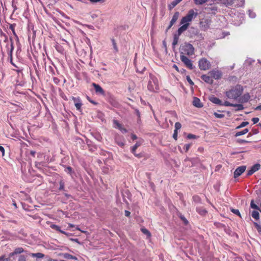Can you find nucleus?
I'll return each instance as SVG.
<instances>
[{"label":"nucleus","mask_w":261,"mask_h":261,"mask_svg":"<svg viewBox=\"0 0 261 261\" xmlns=\"http://www.w3.org/2000/svg\"><path fill=\"white\" fill-rule=\"evenodd\" d=\"M243 90V86L240 85H237L226 91L225 95L228 99L238 101L240 96L242 94Z\"/></svg>","instance_id":"f257e3e1"},{"label":"nucleus","mask_w":261,"mask_h":261,"mask_svg":"<svg viewBox=\"0 0 261 261\" xmlns=\"http://www.w3.org/2000/svg\"><path fill=\"white\" fill-rule=\"evenodd\" d=\"M180 55L191 56L194 53V48L190 43L185 42L180 45L179 47Z\"/></svg>","instance_id":"f03ea898"},{"label":"nucleus","mask_w":261,"mask_h":261,"mask_svg":"<svg viewBox=\"0 0 261 261\" xmlns=\"http://www.w3.org/2000/svg\"><path fill=\"white\" fill-rule=\"evenodd\" d=\"M147 88L149 91L153 92H156L159 90V81L155 76L150 74L149 80L147 85Z\"/></svg>","instance_id":"7ed1b4c3"},{"label":"nucleus","mask_w":261,"mask_h":261,"mask_svg":"<svg viewBox=\"0 0 261 261\" xmlns=\"http://www.w3.org/2000/svg\"><path fill=\"white\" fill-rule=\"evenodd\" d=\"M198 15L197 12H195L193 9L190 10L187 15L183 17L180 20V23H187L189 24V22L196 18Z\"/></svg>","instance_id":"20e7f679"},{"label":"nucleus","mask_w":261,"mask_h":261,"mask_svg":"<svg viewBox=\"0 0 261 261\" xmlns=\"http://www.w3.org/2000/svg\"><path fill=\"white\" fill-rule=\"evenodd\" d=\"M198 66L201 70H206L211 68V64L206 58H203L199 60Z\"/></svg>","instance_id":"39448f33"},{"label":"nucleus","mask_w":261,"mask_h":261,"mask_svg":"<svg viewBox=\"0 0 261 261\" xmlns=\"http://www.w3.org/2000/svg\"><path fill=\"white\" fill-rule=\"evenodd\" d=\"M180 58L181 61L185 64V65L190 69H193V64L191 61L186 56L182 55H180Z\"/></svg>","instance_id":"423d86ee"},{"label":"nucleus","mask_w":261,"mask_h":261,"mask_svg":"<svg viewBox=\"0 0 261 261\" xmlns=\"http://www.w3.org/2000/svg\"><path fill=\"white\" fill-rule=\"evenodd\" d=\"M212 79H214L215 80H219L221 78L222 74L221 71L218 70H213L208 72Z\"/></svg>","instance_id":"0eeeda50"},{"label":"nucleus","mask_w":261,"mask_h":261,"mask_svg":"<svg viewBox=\"0 0 261 261\" xmlns=\"http://www.w3.org/2000/svg\"><path fill=\"white\" fill-rule=\"evenodd\" d=\"M246 169V166H241L238 167L234 172V178H236L237 177L240 176L243 172H245Z\"/></svg>","instance_id":"6e6552de"},{"label":"nucleus","mask_w":261,"mask_h":261,"mask_svg":"<svg viewBox=\"0 0 261 261\" xmlns=\"http://www.w3.org/2000/svg\"><path fill=\"white\" fill-rule=\"evenodd\" d=\"M113 122L114 127L115 128L119 129L123 134H125L127 132V129L124 128L118 120L114 119Z\"/></svg>","instance_id":"1a4fd4ad"},{"label":"nucleus","mask_w":261,"mask_h":261,"mask_svg":"<svg viewBox=\"0 0 261 261\" xmlns=\"http://www.w3.org/2000/svg\"><path fill=\"white\" fill-rule=\"evenodd\" d=\"M250 98V96L248 93H245L242 96H240L238 101L239 103H243L248 102Z\"/></svg>","instance_id":"9d476101"},{"label":"nucleus","mask_w":261,"mask_h":261,"mask_svg":"<svg viewBox=\"0 0 261 261\" xmlns=\"http://www.w3.org/2000/svg\"><path fill=\"white\" fill-rule=\"evenodd\" d=\"M92 86L94 88L95 91L97 94L105 95V91L98 84L95 83L92 84Z\"/></svg>","instance_id":"9b49d317"},{"label":"nucleus","mask_w":261,"mask_h":261,"mask_svg":"<svg viewBox=\"0 0 261 261\" xmlns=\"http://www.w3.org/2000/svg\"><path fill=\"white\" fill-rule=\"evenodd\" d=\"M141 141H137L132 148V152L134 154L135 156L137 158H140L141 156L140 154H136L135 152L137 148L139 147L141 145Z\"/></svg>","instance_id":"f8f14e48"},{"label":"nucleus","mask_w":261,"mask_h":261,"mask_svg":"<svg viewBox=\"0 0 261 261\" xmlns=\"http://www.w3.org/2000/svg\"><path fill=\"white\" fill-rule=\"evenodd\" d=\"M201 78L203 81L207 84H212L213 83V80L211 75H208L206 74H204L201 76Z\"/></svg>","instance_id":"ddd939ff"},{"label":"nucleus","mask_w":261,"mask_h":261,"mask_svg":"<svg viewBox=\"0 0 261 261\" xmlns=\"http://www.w3.org/2000/svg\"><path fill=\"white\" fill-rule=\"evenodd\" d=\"M182 24V25L179 27L177 30V34L178 36L180 35L188 29L190 24L185 23Z\"/></svg>","instance_id":"4468645a"},{"label":"nucleus","mask_w":261,"mask_h":261,"mask_svg":"<svg viewBox=\"0 0 261 261\" xmlns=\"http://www.w3.org/2000/svg\"><path fill=\"white\" fill-rule=\"evenodd\" d=\"M193 105L197 108H201L203 105L201 103L199 98L194 97L193 100Z\"/></svg>","instance_id":"2eb2a0df"},{"label":"nucleus","mask_w":261,"mask_h":261,"mask_svg":"<svg viewBox=\"0 0 261 261\" xmlns=\"http://www.w3.org/2000/svg\"><path fill=\"white\" fill-rule=\"evenodd\" d=\"M210 100L211 102L215 104H217L220 106L222 104V101L220 99L214 96L211 97Z\"/></svg>","instance_id":"dca6fc26"},{"label":"nucleus","mask_w":261,"mask_h":261,"mask_svg":"<svg viewBox=\"0 0 261 261\" xmlns=\"http://www.w3.org/2000/svg\"><path fill=\"white\" fill-rule=\"evenodd\" d=\"M179 15V13L178 12H176L175 13H174L170 22L171 23V25H173L175 23V22L177 21V20L178 18Z\"/></svg>","instance_id":"f3484780"},{"label":"nucleus","mask_w":261,"mask_h":261,"mask_svg":"<svg viewBox=\"0 0 261 261\" xmlns=\"http://www.w3.org/2000/svg\"><path fill=\"white\" fill-rule=\"evenodd\" d=\"M10 41H11V45H10L11 47H10V49H9V48H8V55L10 56L11 60H12V53H13L14 46V45H13L12 39L10 38Z\"/></svg>","instance_id":"a211bd4d"},{"label":"nucleus","mask_w":261,"mask_h":261,"mask_svg":"<svg viewBox=\"0 0 261 261\" xmlns=\"http://www.w3.org/2000/svg\"><path fill=\"white\" fill-rule=\"evenodd\" d=\"M56 50L61 54H63L64 52V49L63 47L59 43H57L55 45Z\"/></svg>","instance_id":"6ab92c4d"},{"label":"nucleus","mask_w":261,"mask_h":261,"mask_svg":"<svg viewBox=\"0 0 261 261\" xmlns=\"http://www.w3.org/2000/svg\"><path fill=\"white\" fill-rule=\"evenodd\" d=\"M232 107L237 108L235 110L236 111H241L244 109V106L241 103L239 104L233 103Z\"/></svg>","instance_id":"aec40b11"},{"label":"nucleus","mask_w":261,"mask_h":261,"mask_svg":"<svg viewBox=\"0 0 261 261\" xmlns=\"http://www.w3.org/2000/svg\"><path fill=\"white\" fill-rule=\"evenodd\" d=\"M248 131H249V130L248 128H245L244 129H243L242 131L238 132L236 133L235 136L238 137V136H240L242 135H244L246 134V133H247L248 132Z\"/></svg>","instance_id":"412c9836"},{"label":"nucleus","mask_w":261,"mask_h":261,"mask_svg":"<svg viewBox=\"0 0 261 261\" xmlns=\"http://www.w3.org/2000/svg\"><path fill=\"white\" fill-rule=\"evenodd\" d=\"M251 216L255 220H257L259 218V213L257 211H253L251 213Z\"/></svg>","instance_id":"4be33fe9"},{"label":"nucleus","mask_w":261,"mask_h":261,"mask_svg":"<svg viewBox=\"0 0 261 261\" xmlns=\"http://www.w3.org/2000/svg\"><path fill=\"white\" fill-rule=\"evenodd\" d=\"M30 255L33 257H37L38 258H42L44 257V254L42 253H31Z\"/></svg>","instance_id":"5701e85b"},{"label":"nucleus","mask_w":261,"mask_h":261,"mask_svg":"<svg viewBox=\"0 0 261 261\" xmlns=\"http://www.w3.org/2000/svg\"><path fill=\"white\" fill-rule=\"evenodd\" d=\"M196 211L201 215H204L207 213L205 209L201 207H197Z\"/></svg>","instance_id":"b1692460"},{"label":"nucleus","mask_w":261,"mask_h":261,"mask_svg":"<svg viewBox=\"0 0 261 261\" xmlns=\"http://www.w3.org/2000/svg\"><path fill=\"white\" fill-rule=\"evenodd\" d=\"M111 40L112 43V45L114 49L115 53H117L118 51V48L117 47L116 42L114 38H111Z\"/></svg>","instance_id":"393cba45"},{"label":"nucleus","mask_w":261,"mask_h":261,"mask_svg":"<svg viewBox=\"0 0 261 261\" xmlns=\"http://www.w3.org/2000/svg\"><path fill=\"white\" fill-rule=\"evenodd\" d=\"M260 168V165L259 164H254V165H253L251 167V169L254 171V172L258 171Z\"/></svg>","instance_id":"a878e982"},{"label":"nucleus","mask_w":261,"mask_h":261,"mask_svg":"<svg viewBox=\"0 0 261 261\" xmlns=\"http://www.w3.org/2000/svg\"><path fill=\"white\" fill-rule=\"evenodd\" d=\"M24 251L22 247H18L15 249L13 254H20L22 252H23Z\"/></svg>","instance_id":"bb28decb"},{"label":"nucleus","mask_w":261,"mask_h":261,"mask_svg":"<svg viewBox=\"0 0 261 261\" xmlns=\"http://www.w3.org/2000/svg\"><path fill=\"white\" fill-rule=\"evenodd\" d=\"M64 257L68 259H75L77 260V258L75 256H74L70 254L65 253L64 254Z\"/></svg>","instance_id":"cd10ccee"},{"label":"nucleus","mask_w":261,"mask_h":261,"mask_svg":"<svg viewBox=\"0 0 261 261\" xmlns=\"http://www.w3.org/2000/svg\"><path fill=\"white\" fill-rule=\"evenodd\" d=\"M193 200L194 202L196 203H201V200L199 196L197 195H194L193 197Z\"/></svg>","instance_id":"c85d7f7f"},{"label":"nucleus","mask_w":261,"mask_h":261,"mask_svg":"<svg viewBox=\"0 0 261 261\" xmlns=\"http://www.w3.org/2000/svg\"><path fill=\"white\" fill-rule=\"evenodd\" d=\"M15 25L16 24L15 23H13V24H11L9 26V28L12 31V33L13 34V35L14 36H15L17 38V39H18V38L15 33Z\"/></svg>","instance_id":"c756f323"},{"label":"nucleus","mask_w":261,"mask_h":261,"mask_svg":"<svg viewBox=\"0 0 261 261\" xmlns=\"http://www.w3.org/2000/svg\"><path fill=\"white\" fill-rule=\"evenodd\" d=\"M208 0H194L195 5H201L207 2Z\"/></svg>","instance_id":"7c9ffc66"},{"label":"nucleus","mask_w":261,"mask_h":261,"mask_svg":"<svg viewBox=\"0 0 261 261\" xmlns=\"http://www.w3.org/2000/svg\"><path fill=\"white\" fill-rule=\"evenodd\" d=\"M50 227L52 228V229H54L60 232H61V231H62V230L60 228V227L58 225H57L56 224H51Z\"/></svg>","instance_id":"2f4dec72"},{"label":"nucleus","mask_w":261,"mask_h":261,"mask_svg":"<svg viewBox=\"0 0 261 261\" xmlns=\"http://www.w3.org/2000/svg\"><path fill=\"white\" fill-rule=\"evenodd\" d=\"M189 32L191 33L193 35H196L198 34V30L193 27H191L189 30Z\"/></svg>","instance_id":"473e14b6"},{"label":"nucleus","mask_w":261,"mask_h":261,"mask_svg":"<svg viewBox=\"0 0 261 261\" xmlns=\"http://www.w3.org/2000/svg\"><path fill=\"white\" fill-rule=\"evenodd\" d=\"M250 207L252 208H253V209H255V210H259V207L258 206H257L256 204L254 203L253 200H252L251 201Z\"/></svg>","instance_id":"72a5a7b5"},{"label":"nucleus","mask_w":261,"mask_h":261,"mask_svg":"<svg viewBox=\"0 0 261 261\" xmlns=\"http://www.w3.org/2000/svg\"><path fill=\"white\" fill-rule=\"evenodd\" d=\"M65 171L68 174H71L73 172L72 168L70 166H65Z\"/></svg>","instance_id":"f704fd0d"},{"label":"nucleus","mask_w":261,"mask_h":261,"mask_svg":"<svg viewBox=\"0 0 261 261\" xmlns=\"http://www.w3.org/2000/svg\"><path fill=\"white\" fill-rule=\"evenodd\" d=\"M224 3L227 6H230L233 4L234 0H224Z\"/></svg>","instance_id":"c9c22d12"},{"label":"nucleus","mask_w":261,"mask_h":261,"mask_svg":"<svg viewBox=\"0 0 261 261\" xmlns=\"http://www.w3.org/2000/svg\"><path fill=\"white\" fill-rule=\"evenodd\" d=\"M248 124H249L248 122H247V121H243L239 126H238L236 127V129H239V128H241L242 127H244L246 126V125H247Z\"/></svg>","instance_id":"e433bc0d"},{"label":"nucleus","mask_w":261,"mask_h":261,"mask_svg":"<svg viewBox=\"0 0 261 261\" xmlns=\"http://www.w3.org/2000/svg\"><path fill=\"white\" fill-rule=\"evenodd\" d=\"M178 35H174V38H173V42H172V45L173 46H175L177 44V42H178Z\"/></svg>","instance_id":"4c0bfd02"},{"label":"nucleus","mask_w":261,"mask_h":261,"mask_svg":"<svg viewBox=\"0 0 261 261\" xmlns=\"http://www.w3.org/2000/svg\"><path fill=\"white\" fill-rule=\"evenodd\" d=\"M60 187L59 188V189L60 191L64 190V187H65V182L63 180H61L60 181Z\"/></svg>","instance_id":"58836bf2"},{"label":"nucleus","mask_w":261,"mask_h":261,"mask_svg":"<svg viewBox=\"0 0 261 261\" xmlns=\"http://www.w3.org/2000/svg\"><path fill=\"white\" fill-rule=\"evenodd\" d=\"M245 4V0H237V5L239 7H242Z\"/></svg>","instance_id":"ea45409f"},{"label":"nucleus","mask_w":261,"mask_h":261,"mask_svg":"<svg viewBox=\"0 0 261 261\" xmlns=\"http://www.w3.org/2000/svg\"><path fill=\"white\" fill-rule=\"evenodd\" d=\"M141 231L144 234L147 235L148 237L150 236V233L147 229L142 228H141Z\"/></svg>","instance_id":"a19ab883"},{"label":"nucleus","mask_w":261,"mask_h":261,"mask_svg":"<svg viewBox=\"0 0 261 261\" xmlns=\"http://www.w3.org/2000/svg\"><path fill=\"white\" fill-rule=\"evenodd\" d=\"M74 106L76 107V109L77 110L80 111H81V107L82 106V101L78 102V103H76L74 105Z\"/></svg>","instance_id":"79ce46f5"},{"label":"nucleus","mask_w":261,"mask_h":261,"mask_svg":"<svg viewBox=\"0 0 261 261\" xmlns=\"http://www.w3.org/2000/svg\"><path fill=\"white\" fill-rule=\"evenodd\" d=\"M231 212H232L233 214L239 216L241 217V214L240 213V211L238 209H234V208H231Z\"/></svg>","instance_id":"37998d69"},{"label":"nucleus","mask_w":261,"mask_h":261,"mask_svg":"<svg viewBox=\"0 0 261 261\" xmlns=\"http://www.w3.org/2000/svg\"><path fill=\"white\" fill-rule=\"evenodd\" d=\"M248 14L249 17L251 18H254L256 16L255 13L254 12L251 11L250 10L248 11Z\"/></svg>","instance_id":"c03bdc74"},{"label":"nucleus","mask_w":261,"mask_h":261,"mask_svg":"<svg viewBox=\"0 0 261 261\" xmlns=\"http://www.w3.org/2000/svg\"><path fill=\"white\" fill-rule=\"evenodd\" d=\"M49 72L52 75H55V71L53 67L49 66L48 68Z\"/></svg>","instance_id":"a18cd8bd"},{"label":"nucleus","mask_w":261,"mask_h":261,"mask_svg":"<svg viewBox=\"0 0 261 261\" xmlns=\"http://www.w3.org/2000/svg\"><path fill=\"white\" fill-rule=\"evenodd\" d=\"M214 116L218 118H222L224 117V115L223 114H219L217 112L214 113Z\"/></svg>","instance_id":"49530a36"},{"label":"nucleus","mask_w":261,"mask_h":261,"mask_svg":"<svg viewBox=\"0 0 261 261\" xmlns=\"http://www.w3.org/2000/svg\"><path fill=\"white\" fill-rule=\"evenodd\" d=\"M221 106H224L226 107H232L233 103L229 102L228 101H225L224 102H222Z\"/></svg>","instance_id":"de8ad7c7"},{"label":"nucleus","mask_w":261,"mask_h":261,"mask_svg":"<svg viewBox=\"0 0 261 261\" xmlns=\"http://www.w3.org/2000/svg\"><path fill=\"white\" fill-rule=\"evenodd\" d=\"M72 99L73 100L74 105L76 103H78V102H80L81 101V100L79 97H72Z\"/></svg>","instance_id":"09e8293b"},{"label":"nucleus","mask_w":261,"mask_h":261,"mask_svg":"<svg viewBox=\"0 0 261 261\" xmlns=\"http://www.w3.org/2000/svg\"><path fill=\"white\" fill-rule=\"evenodd\" d=\"M181 127V125L179 122H177L175 123V129L174 130H176V131H178V130Z\"/></svg>","instance_id":"8fccbe9b"},{"label":"nucleus","mask_w":261,"mask_h":261,"mask_svg":"<svg viewBox=\"0 0 261 261\" xmlns=\"http://www.w3.org/2000/svg\"><path fill=\"white\" fill-rule=\"evenodd\" d=\"M254 225L255 226L257 230H258V231L261 232V225H260L256 222H254Z\"/></svg>","instance_id":"3c124183"},{"label":"nucleus","mask_w":261,"mask_h":261,"mask_svg":"<svg viewBox=\"0 0 261 261\" xmlns=\"http://www.w3.org/2000/svg\"><path fill=\"white\" fill-rule=\"evenodd\" d=\"M135 114L137 115L138 118V122H139L140 121V113L139 112V111L137 109H135Z\"/></svg>","instance_id":"603ef678"},{"label":"nucleus","mask_w":261,"mask_h":261,"mask_svg":"<svg viewBox=\"0 0 261 261\" xmlns=\"http://www.w3.org/2000/svg\"><path fill=\"white\" fill-rule=\"evenodd\" d=\"M180 218L181 220H182L184 223L186 225H187L188 223V221L187 220V219L182 215H181L180 216Z\"/></svg>","instance_id":"864d4df0"},{"label":"nucleus","mask_w":261,"mask_h":261,"mask_svg":"<svg viewBox=\"0 0 261 261\" xmlns=\"http://www.w3.org/2000/svg\"><path fill=\"white\" fill-rule=\"evenodd\" d=\"M18 261H26V257L24 255H20L19 256Z\"/></svg>","instance_id":"5fc2aeb1"},{"label":"nucleus","mask_w":261,"mask_h":261,"mask_svg":"<svg viewBox=\"0 0 261 261\" xmlns=\"http://www.w3.org/2000/svg\"><path fill=\"white\" fill-rule=\"evenodd\" d=\"M253 62H254V61L253 60L249 58L245 61V64H248V65H251Z\"/></svg>","instance_id":"6e6d98bb"},{"label":"nucleus","mask_w":261,"mask_h":261,"mask_svg":"<svg viewBox=\"0 0 261 261\" xmlns=\"http://www.w3.org/2000/svg\"><path fill=\"white\" fill-rule=\"evenodd\" d=\"M190 146H191V144H186L184 145V149L185 150V151L186 152H187L189 150Z\"/></svg>","instance_id":"4d7b16f0"},{"label":"nucleus","mask_w":261,"mask_h":261,"mask_svg":"<svg viewBox=\"0 0 261 261\" xmlns=\"http://www.w3.org/2000/svg\"><path fill=\"white\" fill-rule=\"evenodd\" d=\"M53 81L54 82L55 84H57V85H58L60 82V80L56 77H53Z\"/></svg>","instance_id":"13d9d810"},{"label":"nucleus","mask_w":261,"mask_h":261,"mask_svg":"<svg viewBox=\"0 0 261 261\" xmlns=\"http://www.w3.org/2000/svg\"><path fill=\"white\" fill-rule=\"evenodd\" d=\"M186 79L188 81V82L191 85H194V83L193 82V81H192V80L190 79V76H187L186 77Z\"/></svg>","instance_id":"bf43d9fd"},{"label":"nucleus","mask_w":261,"mask_h":261,"mask_svg":"<svg viewBox=\"0 0 261 261\" xmlns=\"http://www.w3.org/2000/svg\"><path fill=\"white\" fill-rule=\"evenodd\" d=\"M179 3H180V2L179 1L174 0L171 3V5H172V7H174L175 6H176Z\"/></svg>","instance_id":"052dcab7"},{"label":"nucleus","mask_w":261,"mask_h":261,"mask_svg":"<svg viewBox=\"0 0 261 261\" xmlns=\"http://www.w3.org/2000/svg\"><path fill=\"white\" fill-rule=\"evenodd\" d=\"M177 134H178V132L176 131V130H174V133L173 135V138L176 140L177 139Z\"/></svg>","instance_id":"680f3d73"},{"label":"nucleus","mask_w":261,"mask_h":261,"mask_svg":"<svg viewBox=\"0 0 261 261\" xmlns=\"http://www.w3.org/2000/svg\"><path fill=\"white\" fill-rule=\"evenodd\" d=\"M252 121L253 124H256L259 121V118L257 117H254L252 119Z\"/></svg>","instance_id":"e2e57ef3"},{"label":"nucleus","mask_w":261,"mask_h":261,"mask_svg":"<svg viewBox=\"0 0 261 261\" xmlns=\"http://www.w3.org/2000/svg\"><path fill=\"white\" fill-rule=\"evenodd\" d=\"M237 142H238L239 143H241V144H243V143H247L248 141H246V140H242V139H239L237 140Z\"/></svg>","instance_id":"0e129e2a"},{"label":"nucleus","mask_w":261,"mask_h":261,"mask_svg":"<svg viewBox=\"0 0 261 261\" xmlns=\"http://www.w3.org/2000/svg\"><path fill=\"white\" fill-rule=\"evenodd\" d=\"M0 261H11L10 258H5L3 256L0 257Z\"/></svg>","instance_id":"69168bd1"},{"label":"nucleus","mask_w":261,"mask_h":261,"mask_svg":"<svg viewBox=\"0 0 261 261\" xmlns=\"http://www.w3.org/2000/svg\"><path fill=\"white\" fill-rule=\"evenodd\" d=\"M187 138L190 139H195V138H196V136L194 135H193V134H189L188 135Z\"/></svg>","instance_id":"338daca9"},{"label":"nucleus","mask_w":261,"mask_h":261,"mask_svg":"<svg viewBox=\"0 0 261 261\" xmlns=\"http://www.w3.org/2000/svg\"><path fill=\"white\" fill-rule=\"evenodd\" d=\"M254 171H253L251 169L250 170H249L248 171H247V176H250V175H251L252 174H253L254 173Z\"/></svg>","instance_id":"774afa93"}]
</instances>
